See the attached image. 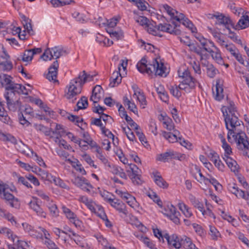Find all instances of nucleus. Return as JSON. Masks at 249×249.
Instances as JSON below:
<instances>
[{"label":"nucleus","instance_id":"obj_1","mask_svg":"<svg viewBox=\"0 0 249 249\" xmlns=\"http://www.w3.org/2000/svg\"><path fill=\"white\" fill-rule=\"evenodd\" d=\"M227 129L228 130L227 139L229 142H235L238 149L246 152L249 150V142L248 137L242 129L243 123L238 119L239 115L235 104L228 101L227 106L221 107Z\"/></svg>","mask_w":249,"mask_h":249},{"label":"nucleus","instance_id":"obj_2","mask_svg":"<svg viewBox=\"0 0 249 249\" xmlns=\"http://www.w3.org/2000/svg\"><path fill=\"white\" fill-rule=\"evenodd\" d=\"M178 74L179 77L182 79L179 85L178 86L176 85L171 86L169 89L171 94L177 98H179L181 95L180 90H184L186 92H190L198 84L197 81L190 75V72L188 70L185 69L182 70L180 68L178 70Z\"/></svg>","mask_w":249,"mask_h":249},{"label":"nucleus","instance_id":"obj_3","mask_svg":"<svg viewBox=\"0 0 249 249\" xmlns=\"http://www.w3.org/2000/svg\"><path fill=\"white\" fill-rule=\"evenodd\" d=\"M136 66L138 70L141 73H146L150 75L155 72L156 75H166V68L159 58H154L147 64L145 58L143 57L137 63Z\"/></svg>","mask_w":249,"mask_h":249},{"label":"nucleus","instance_id":"obj_4","mask_svg":"<svg viewBox=\"0 0 249 249\" xmlns=\"http://www.w3.org/2000/svg\"><path fill=\"white\" fill-rule=\"evenodd\" d=\"M91 79L92 77L87 75L85 71L80 73L78 77L71 81L69 85L66 87L65 96L67 99H71L79 94L82 91L83 85L89 80Z\"/></svg>","mask_w":249,"mask_h":249},{"label":"nucleus","instance_id":"obj_5","mask_svg":"<svg viewBox=\"0 0 249 249\" xmlns=\"http://www.w3.org/2000/svg\"><path fill=\"white\" fill-rule=\"evenodd\" d=\"M16 192L17 190L15 187L13 189L10 188L8 185L2 182H0V198L4 200L6 204L12 208L18 209L20 207V202L17 197H16L9 192Z\"/></svg>","mask_w":249,"mask_h":249},{"label":"nucleus","instance_id":"obj_6","mask_svg":"<svg viewBox=\"0 0 249 249\" xmlns=\"http://www.w3.org/2000/svg\"><path fill=\"white\" fill-rule=\"evenodd\" d=\"M163 8L170 16L171 18L176 19L180 23H182L184 26L189 29L192 32H196V28L194 26L193 23L188 18L185 17L183 14L179 13L167 4L164 5Z\"/></svg>","mask_w":249,"mask_h":249},{"label":"nucleus","instance_id":"obj_7","mask_svg":"<svg viewBox=\"0 0 249 249\" xmlns=\"http://www.w3.org/2000/svg\"><path fill=\"white\" fill-rule=\"evenodd\" d=\"M66 53V51L62 47L55 46L52 48L47 49L41 57L45 61L51 60L52 59H57Z\"/></svg>","mask_w":249,"mask_h":249},{"label":"nucleus","instance_id":"obj_8","mask_svg":"<svg viewBox=\"0 0 249 249\" xmlns=\"http://www.w3.org/2000/svg\"><path fill=\"white\" fill-rule=\"evenodd\" d=\"M115 193L120 196L123 199L126 201V202L134 210L137 211H139L140 209V205L136 201L135 197L131 196L126 192H123L121 190L117 189Z\"/></svg>","mask_w":249,"mask_h":249},{"label":"nucleus","instance_id":"obj_9","mask_svg":"<svg viewBox=\"0 0 249 249\" xmlns=\"http://www.w3.org/2000/svg\"><path fill=\"white\" fill-rule=\"evenodd\" d=\"M61 209L63 213L69 221L72 223L76 228L81 229L83 227V223L79 219L76 214L65 205H62Z\"/></svg>","mask_w":249,"mask_h":249},{"label":"nucleus","instance_id":"obj_10","mask_svg":"<svg viewBox=\"0 0 249 249\" xmlns=\"http://www.w3.org/2000/svg\"><path fill=\"white\" fill-rule=\"evenodd\" d=\"M71 181L74 185L88 193L90 192L93 188L89 181L83 177H74Z\"/></svg>","mask_w":249,"mask_h":249},{"label":"nucleus","instance_id":"obj_11","mask_svg":"<svg viewBox=\"0 0 249 249\" xmlns=\"http://www.w3.org/2000/svg\"><path fill=\"white\" fill-rule=\"evenodd\" d=\"M126 171L134 184L138 185L141 184L142 180L140 175V170L135 164H128V166L126 167Z\"/></svg>","mask_w":249,"mask_h":249},{"label":"nucleus","instance_id":"obj_12","mask_svg":"<svg viewBox=\"0 0 249 249\" xmlns=\"http://www.w3.org/2000/svg\"><path fill=\"white\" fill-rule=\"evenodd\" d=\"M158 30L159 32L161 31L176 36L180 35L181 33L177 25L173 26L168 23L159 24L158 25Z\"/></svg>","mask_w":249,"mask_h":249},{"label":"nucleus","instance_id":"obj_13","mask_svg":"<svg viewBox=\"0 0 249 249\" xmlns=\"http://www.w3.org/2000/svg\"><path fill=\"white\" fill-rule=\"evenodd\" d=\"M132 89L134 90L133 97L137 99L142 108H145L147 105V101L143 92L136 85L133 86Z\"/></svg>","mask_w":249,"mask_h":249},{"label":"nucleus","instance_id":"obj_14","mask_svg":"<svg viewBox=\"0 0 249 249\" xmlns=\"http://www.w3.org/2000/svg\"><path fill=\"white\" fill-rule=\"evenodd\" d=\"M110 200L111 202L109 204L112 207L115 208L120 213H122L124 215H127L128 212L126 209V206L124 203L120 200L115 197H113L112 199Z\"/></svg>","mask_w":249,"mask_h":249},{"label":"nucleus","instance_id":"obj_15","mask_svg":"<svg viewBox=\"0 0 249 249\" xmlns=\"http://www.w3.org/2000/svg\"><path fill=\"white\" fill-rule=\"evenodd\" d=\"M58 67L59 64L58 61L55 60L49 68L48 72L46 75V78L50 81H53V82H58L56 78Z\"/></svg>","mask_w":249,"mask_h":249},{"label":"nucleus","instance_id":"obj_16","mask_svg":"<svg viewBox=\"0 0 249 249\" xmlns=\"http://www.w3.org/2000/svg\"><path fill=\"white\" fill-rule=\"evenodd\" d=\"M214 17L216 19V24L223 25L229 31H230L231 28H234V24L229 17H225L222 15Z\"/></svg>","mask_w":249,"mask_h":249},{"label":"nucleus","instance_id":"obj_17","mask_svg":"<svg viewBox=\"0 0 249 249\" xmlns=\"http://www.w3.org/2000/svg\"><path fill=\"white\" fill-rule=\"evenodd\" d=\"M168 209L166 210V213L165 214L170 218L176 224H179L180 223V220L178 216L180 215L179 212L176 210V209L173 205L168 207Z\"/></svg>","mask_w":249,"mask_h":249},{"label":"nucleus","instance_id":"obj_18","mask_svg":"<svg viewBox=\"0 0 249 249\" xmlns=\"http://www.w3.org/2000/svg\"><path fill=\"white\" fill-rule=\"evenodd\" d=\"M223 80L221 79H217L216 80L215 91H213L214 98L217 101H221L224 98L223 93Z\"/></svg>","mask_w":249,"mask_h":249},{"label":"nucleus","instance_id":"obj_19","mask_svg":"<svg viewBox=\"0 0 249 249\" xmlns=\"http://www.w3.org/2000/svg\"><path fill=\"white\" fill-rule=\"evenodd\" d=\"M229 191L233 194H234L237 198H242L247 201H249V192H248V194L246 195L245 192L239 189L236 185L232 184L229 185Z\"/></svg>","mask_w":249,"mask_h":249},{"label":"nucleus","instance_id":"obj_20","mask_svg":"<svg viewBox=\"0 0 249 249\" xmlns=\"http://www.w3.org/2000/svg\"><path fill=\"white\" fill-rule=\"evenodd\" d=\"M163 237L170 247H174L176 249H179L181 247L180 239H179L176 235L170 236L168 234L166 233Z\"/></svg>","mask_w":249,"mask_h":249},{"label":"nucleus","instance_id":"obj_21","mask_svg":"<svg viewBox=\"0 0 249 249\" xmlns=\"http://www.w3.org/2000/svg\"><path fill=\"white\" fill-rule=\"evenodd\" d=\"M33 199L34 200H31L29 203L30 208L35 212L37 215L43 218L46 217V213L38 204L36 201L37 198L36 197H34Z\"/></svg>","mask_w":249,"mask_h":249},{"label":"nucleus","instance_id":"obj_22","mask_svg":"<svg viewBox=\"0 0 249 249\" xmlns=\"http://www.w3.org/2000/svg\"><path fill=\"white\" fill-rule=\"evenodd\" d=\"M103 95V90L102 87L100 85H96L92 89V93L89 99L93 103H97L101 99Z\"/></svg>","mask_w":249,"mask_h":249},{"label":"nucleus","instance_id":"obj_23","mask_svg":"<svg viewBox=\"0 0 249 249\" xmlns=\"http://www.w3.org/2000/svg\"><path fill=\"white\" fill-rule=\"evenodd\" d=\"M152 175L154 182L159 187L163 189L168 187V183L162 178L159 172H153Z\"/></svg>","mask_w":249,"mask_h":249},{"label":"nucleus","instance_id":"obj_24","mask_svg":"<svg viewBox=\"0 0 249 249\" xmlns=\"http://www.w3.org/2000/svg\"><path fill=\"white\" fill-rule=\"evenodd\" d=\"M47 235H49V232L45 229L41 227H38L36 230L33 228L30 235L31 236L42 240H43V236L45 237Z\"/></svg>","mask_w":249,"mask_h":249},{"label":"nucleus","instance_id":"obj_25","mask_svg":"<svg viewBox=\"0 0 249 249\" xmlns=\"http://www.w3.org/2000/svg\"><path fill=\"white\" fill-rule=\"evenodd\" d=\"M213 59L218 64L224 65V60L221 56L220 50L215 46L210 53Z\"/></svg>","mask_w":249,"mask_h":249},{"label":"nucleus","instance_id":"obj_26","mask_svg":"<svg viewBox=\"0 0 249 249\" xmlns=\"http://www.w3.org/2000/svg\"><path fill=\"white\" fill-rule=\"evenodd\" d=\"M79 200L84 203L91 212L95 211L96 206L98 205L92 199L89 198L86 196H81Z\"/></svg>","mask_w":249,"mask_h":249},{"label":"nucleus","instance_id":"obj_27","mask_svg":"<svg viewBox=\"0 0 249 249\" xmlns=\"http://www.w3.org/2000/svg\"><path fill=\"white\" fill-rule=\"evenodd\" d=\"M249 27V13H246L239 20L235 25L236 29H243Z\"/></svg>","mask_w":249,"mask_h":249},{"label":"nucleus","instance_id":"obj_28","mask_svg":"<svg viewBox=\"0 0 249 249\" xmlns=\"http://www.w3.org/2000/svg\"><path fill=\"white\" fill-rule=\"evenodd\" d=\"M0 216L6 219L13 226L16 227L19 226V224L17 222L16 217L11 213L5 209L0 213Z\"/></svg>","mask_w":249,"mask_h":249},{"label":"nucleus","instance_id":"obj_29","mask_svg":"<svg viewBox=\"0 0 249 249\" xmlns=\"http://www.w3.org/2000/svg\"><path fill=\"white\" fill-rule=\"evenodd\" d=\"M12 77L6 74L0 73V87H7L9 86L15 84L12 81Z\"/></svg>","mask_w":249,"mask_h":249},{"label":"nucleus","instance_id":"obj_30","mask_svg":"<svg viewBox=\"0 0 249 249\" xmlns=\"http://www.w3.org/2000/svg\"><path fill=\"white\" fill-rule=\"evenodd\" d=\"M227 165L230 168L231 170L234 172L236 173L238 171L239 166L237 162L231 158L230 157H225L223 158Z\"/></svg>","mask_w":249,"mask_h":249},{"label":"nucleus","instance_id":"obj_31","mask_svg":"<svg viewBox=\"0 0 249 249\" xmlns=\"http://www.w3.org/2000/svg\"><path fill=\"white\" fill-rule=\"evenodd\" d=\"M13 86L12 84L5 88L6 92L4 94V97L6 102L17 100L16 94H18V92L12 89L11 88Z\"/></svg>","mask_w":249,"mask_h":249},{"label":"nucleus","instance_id":"obj_32","mask_svg":"<svg viewBox=\"0 0 249 249\" xmlns=\"http://www.w3.org/2000/svg\"><path fill=\"white\" fill-rule=\"evenodd\" d=\"M109 168H110V172L112 174L119 175L121 178L127 179V175L121 167L115 165H111Z\"/></svg>","mask_w":249,"mask_h":249},{"label":"nucleus","instance_id":"obj_33","mask_svg":"<svg viewBox=\"0 0 249 249\" xmlns=\"http://www.w3.org/2000/svg\"><path fill=\"white\" fill-rule=\"evenodd\" d=\"M180 244L181 247L182 246L185 249H198L193 243L191 239L186 236L180 238Z\"/></svg>","mask_w":249,"mask_h":249},{"label":"nucleus","instance_id":"obj_34","mask_svg":"<svg viewBox=\"0 0 249 249\" xmlns=\"http://www.w3.org/2000/svg\"><path fill=\"white\" fill-rule=\"evenodd\" d=\"M122 78V77L120 72L117 71L113 72L110 79L109 86L111 87H114L118 85L121 82Z\"/></svg>","mask_w":249,"mask_h":249},{"label":"nucleus","instance_id":"obj_35","mask_svg":"<svg viewBox=\"0 0 249 249\" xmlns=\"http://www.w3.org/2000/svg\"><path fill=\"white\" fill-rule=\"evenodd\" d=\"M202 64L206 67V73L209 77L213 78L218 73V70L216 69L213 64L209 63H207L206 64L203 62H202Z\"/></svg>","mask_w":249,"mask_h":249},{"label":"nucleus","instance_id":"obj_36","mask_svg":"<svg viewBox=\"0 0 249 249\" xmlns=\"http://www.w3.org/2000/svg\"><path fill=\"white\" fill-rule=\"evenodd\" d=\"M4 53L5 54L6 60L0 62V71H8L12 69L13 64L10 61L8 60L10 56L5 53Z\"/></svg>","mask_w":249,"mask_h":249},{"label":"nucleus","instance_id":"obj_37","mask_svg":"<svg viewBox=\"0 0 249 249\" xmlns=\"http://www.w3.org/2000/svg\"><path fill=\"white\" fill-rule=\"evenodd\" d=\"M7 107L9 109L12 111H16L17 110H21L22 109L21 103L18 100H13L6 102Z\"/></svg>","mask_w":249,"mask_h":249},{"label":"nucleus","instance_id":"obj_38","mask_svg":"<svg viewBox=\"0 0 249 249\" xmlns=\"http://www.w3.org/2000/svg\"><path fill=\"white\" fill-rule=\"evenodd\" d=\"M174 151H168L157 156L156 160L158 161L166 162L169 159H173Z\"/></svg>","mask_w":249,"mask_h":249},{"label":"nucleus","instance_id":"obj_39","mask_svg":"<svg viewBox=\"0 0 249 249\" xmlns=\"http://www.w3.org/2000/svg\"><path fill=\"white\" fill-rule=\"evenodd\" d=\"M8 233L6 232V234H5L9 238L10 241L12 243H8V247L10 249H12V246L14 245L15 244H18L19 242H20L21 240H19L18 238L15 235H14L13 234L12 231L9 229Z\"/></svg>","mask_w":249,"mask_h":249},{"label":"nucleus","instance_id":"obj_40","mask_svg":"<svg viewBox=\"0 0 249 249\" xmlns=\"http://www.w3.org/2000/svg\"><path fill=\"white\" fill-rule=\"evenodd\" d=\"M179 133L177 130H174V133L163 131V137L170 142H174L178 141L177 135Z\"/></svg>","mask_w":249,"mask_h":249},{"label":"nucleus","instance_id":"obj_41","mask_svg":"<svg viewBox=\"0 0 249 249\" xmlns=\"http://www.w3.org/2000/svg\"><path fill=\"white\" fill-rule=\"evenodd\" d=\"M178 207L179 210L182 212L184 215L187 218L193 216V213L191 209L183 202L178 203Z\"/></svg>","mask_w":249,"mask_h":249},{"label":"nucleus","instance_id":"obj_42","mask_svg":"<svg viewBox=\"0 0 249 249\" xmlns=\"http://www.w3.org/2000/svg\"><path fill=\"white\" fill-rule=\"evenodd\" d=\"M51 183H53L56 186H57L63 189L69 190L70 187L59 177L53 176L52 181H50Z\"/></svg>","mask_w":249,"mask_h":249},{"label":"nucleus","instance_id":"obj_43","mask_svg":"<svg viewBox=\"0 0 249 249\" xmlns=\"http://www.w3.org/2000/svg\"><path fill=\"white\" fill-rule=\"evenodd\" d=\"M67 161L71 164L72 166L78 172L83 175L86 174V172L80 162L76 160V161H72L71 160H67Z\"/></svg>","mask_w":249,"mask_h":249},{"label":"nucleus","instance_id":"obj_44","mask_svg":"<svg viewBox=\"0 0 249 249\" xmlns=\"http://www.w3.org/2000/svg\"><path fill=\"white\" fill-rule=\"evenodd\" d=\"M52 133L56 135V138L58 139L64 134H66L67 133L63 125L56 124L55 129L54 130L52 131Z\"/></svg>","mask_w":249,"mask_h":249},{"label":"nucleus","instance_id":"obj_45","mask_svg":"<svg viewBox=\"0 0 249 249\" xmlns=\"http://www.w3.org/2000/svg\"><path fill=\"white\" fill-rule=\"evenodd\" d=\"M13 86L11 88L12 89H14L15 91L18 92V94H23L25 95H28L29 94V90L26 88L22 86L21 84H13Z\"/></svg>","mask_w":249,"mask_h":249},{"label":"nucleus","instance_id":"obj_46","mask_svg":"<svg viewBox=\"0 0 249 249\" xmlns=\"http://www.w3.org/2000/svg\"><path fill=\"white\" fill-rule=\"evenodd\" d=\"M0 120L4 123H8L10 120V118L3 107V104L1 102H0Z\"/></svg>","mask_w":249,"mask_h":249},{"label":"nucleus","instance_id":"obj_47","mask_svg":"<svg viewBox=\"0 0 249 249\" xmlns=\"http://www.w3.org/2000/svg\"><path fill=\"white\" fill-rule=\"evenodd\" d=\"M123 102L124 105L128 106V109L130 111L134 113L137 112V108L134 103L131 102L126 96L123 97Z\"/></svg>","mask_w":249,"mask_h":249},{"label":"nucleus","instance_id":"obj_48","mask_svg":"<svg viewBox=\"0 0 249 249\" xmlns=\"http://www.w3.org/2000/svg\"><path fill=\"white\" fill-rule=\"evenodd\" d=\"M47 206L50 210V213L53 216L56 217L58 215L59 211L56 205L54 203L50 200V201L48 202Z\"/></svg>","mask_w":249,"mask_h":249},{"label":"nucleus","instance_id":"obj_49","mask_svg":"<svg viewBox=\"0 0 249 249\" xmlns=\"http://www.w3.org/2000/svg\"><path fill=\"white\" fill-rule=\"evenodd\" d=\"M50 235L46 236L44 238L45 240L43 241V244L48 249H59L55 243L51 240Z\"/></svg>","mask_w":249,"mask_h":249},{"label":"nucleus","instance_id":"obj_50","mask_svg":"<svg viewBox=\"0 0 249 249\" xmlns=\"http://www.w3.org/2000/svg\"><path fill=\"white\" fill-rule=\"evenodd\" d=\"M190 200L195 208L197 209L199 211H202V208L204 207L202 202L193 196H191Z\"/></svg>","mask_w":249,"mask_h":249},{"label":"nucleus","instance_id":"obj_51","mask_svg":"<svg viewBox=\"0 0 249 249\" xmlns=\"http://www.w3.org/2000/svg\"><path fill=\"white\" fill-rule=\"evenodd\" d=\"M145 29L149 34L155 36H161L159 32L158 26L157 27H155L153 24L149 23L146 27Z\"/></svg>","mask_w":249,"mask_h":249},{"label":"nucleus","instance_id":"obj_52","mask_svg":"<svg viewBox=\"0 0 249 249\" xmlns=\"http://www.w3.org/2000/svg\"><path fill=\"white\" fill-rule=\"evenodd\" d=\"M38 175L42 178L45 180L49 181H52L53 176L51 174L49 173L47 171L41 169H38Z\"/></svg>","mask_w":249,"mask_h":249},{"label":"nucleus","instance_id":"obj_53","mask_svg":"<svg viewBox=\"0 0 249 249\" xmlns=\"http://www.w3.org/2000/svg\"><path fill=\"white\" fill-rule=\"evenodd\" d=\"M69 236L71 239L73 240L78 246H79L81 248L83 249L89 248L88 244L83 242L82 241H81V237L79 236L78 235L76 236L74 238L71 237L70 234L69 235Z\"/></svg>","mask_w":249,"mask_h":249},{"label":"nucleus","instance_id":"obj_54","mask_svg":"<svg viewBox=\"0 0 249 249\" xmlns=\"http://www.w3.org/2000/svg\"><path fill=\"white\" fill-rule=\"evenodd\" d=\"M88 106V99L85 96L82 97L77 103L78 109H85Z\"/></svg>","mask_w":249,"mask_h":249},{"label":"nucleus","instance_id":"obj_55","mask_svg":"<svg viewBox=\"0 0 249 249\" xmlns=\"http://www.w3.org/2000/svg\"><path fill=\"white\" fill-rule=\"evenodd\" d=\"M215 46L213 41L208 40L205 44L203 43L202 49L203 52L205 51L209 53Z\"/></svg>","mask_w":249,"mask_h":249},{"label":"nucleus","instance_id":"obj_56","mask_svg":"<svg viewBox=\"0 0 249 249\" xmlns=\"http://www.w3.org/2000/svg\"><path fill=\"white\" fill-rule=\"evenodd\" d=\"M210 233L211 238L213 240H216L218 237L220 236V233L215 228V227L210 225Z\"/></svg>","mask_w":249,"mask_h":249},{"label":"nucleus","instance_id":"obj_57","mask_svg":"<svg viewBox=\"0 0 249 249\" xmlns=\"http://www.w3.org/2000/svg\"><path fill=\"white\" fill-rule=\"evenodd\" d=\"M93 213H96L101 219L106 218V216H107V215L105 213L104 208L101 205L99 204H98V205L96 206L95 211H93Z\"/></svg>","mask_w":249,"mask_h":249},{"label":"nucleus","instance_id":"obj_58","mask_svg":"<svg viewBox=\"0 0 249 249\" xmlns=\"http://www.w3.org/2000/svg\"><path fill=\"white\" fill-rule=\"evenodd\" d=\"M12 247V249H31L30 245L24 241H21L18 244H15Z\"/></svg>","mask_w":249,"mask_h":249},{"label":"nucleus","instance_id":"obj_59","mask_svg":"<svg viewBox=\"0 0 249 249\" xmlns=\"http://www.w3.org/2000/svg\"><path fill=\"white\" fill-rule=\"evenodd\" d=\"M22 18L24 28L27 31V32L30 34L32 31L31 20L28 18H26L25 16H23Z\"/></svg>","mask_w":249,"mask_h":249},{"label":"nucleus","instance_id":"obj_60","mask_svg":"<svg viewBox=\"0 0 249 249\" xmlns=\"http://www.w3.org/2000/svg\"><path fill=\"white\" fill-rule=\"evenodd\" d=\"M138 8L141 11L146 10L148 3L144 0H137L134 2Z\"/></svg>","mask_w":249,"mask_h":249},{"label":"nucleus","instance_id":"obj_61","mask_svg":"<svg viewBox=\"0 0 249 249\" xmlns=\"http://www.w3.org/2000/svg\"><path fill=\"white\" fill-rule=\"evenodd\" d=\"M96 237L98 242L105 248V249H106L109 246H110L108 243L107 240L102 235H97L96 236Z\"/></svg>","mask_w":249,"mask_h":249},{"label":"nucleus","instance_id":"obj_62","mask_svg":"<svg viewBox=\"0 0 249 249\" xmlns=\"http://www.w3.org/2000/svg\"><path fill=\"white\" fill-rule=\"evenodd\" d=\"M16 163H17L21 168H23L26 171H31L34 172V167H32L31 165H30L29 164L24 163L23 162H22L18 159L16 160Z\"/></svg>","mask_w":249,"mask_h":249},{"label":"nucleus","instance_id":"obj_63","mask_svg":"<svg viewBox=\"0 0 249 249\" xmlns=\"http://www.w3.org/2000/svg\"><path fill=\"white\" fill-rule=\"evenodd\" d=\"M148 196L150 198L153 200L160 207H162V202L158 195L154 192H152L148 194Z\"/></svg>","mask_w":249,"mask_h":249},{"label":"nucleus","instance_id":"obj_64","mask_svg":"<svg viewBox=\"0 0 249 249\" xmlns=\"http://www.w3.org/2000/svg\"><path fill=\"white\" fill-rule=\"evenodd\" d=\"M34 55L31 50H26L25 51L22 60L25 62H29L32 60Z\"/></svg>","mask_w":249,"mask_h":249}]
</instances>
